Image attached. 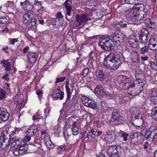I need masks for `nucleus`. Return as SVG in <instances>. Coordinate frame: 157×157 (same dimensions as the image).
I'll return each instance as SVG.
<instances>
[{"label": "nucleus", "instance_id": "nucleus-1", "mask_svg": "<svg viewBox=\"0 0 157 157\" xmlns=\"http://www.w3.org/2000/svg\"><path fill=\"white\" fill-rule=\"evenodd\" d=\"M121 61L118 56L113 53H110L104 59V67L111 70H115L118 68Z\"/></svg>", "mask_w": 157, "mask_h": 157}, {"label": "nucleus", "instance_id": "nucleus-2", "mask_svg": "<svg viewBox=\"0 0 157 157\" xmlns=\"http://www.w3.org/2000/svg\"><path fill=\"white\" fill-rule=\"evenodd\" d=\"M12 144L15 149L13 151V154L16 156H21L25 153L26 150L25 149L24 142L20 141L19 139L14 136L12 137Z\"/></svg>", "mask_w": 157, "mask_h": 157}, {"label": "nucleus", "instance_id": "nucleus-3", "mask_svg": "<svg viewBox=\"0 0 157 157\" xmlns=\"http://www.w3.org/2000/svg\"><path fill=\"white\" fill-rule=\"evenodd\" d=\"M126 17L127 20L137 25L140 23L142 20V14H140V11L137 10H128L126 12Z\"/></svg>", "mask_w": 157, "mask_h": 157}, {"label": "nucleus", "instance_id": "nucleus-4", "mask_svg": "<svg viewBox=\"0 0 157 157\" xmlns=\"http://www.w3.org/2000/svg\"><path fill=\"white\" fill-rule=\"evenodd\" d=\"M98 43L101 47L105 50L110 51L114 48L111 43V38L109 36H102L100 38Z\"/></svg>", "mask_w": 157, "mask_h": 157}, {"label": "nucleus", "instance_id": "nucleus-5", "mask_svg": "<svg viewBox=\"0 0 157 157\" xmlns=\"http://www.w3.org/2000/svg\"><path fill=\"white\" fill-rule=\"evenodd\" d=\"M11 138L6 130L2 132L0 136V147L4 150L7 148L10 144Z\"/></svg>", "mask_w": 157, "mask_h": 157}, {"label": "nucleus", "instance_id": "nucleus-6", "mask_svg": "<svg viewBox=\"0 0 157 157\" xmlns=\"http://www.w3.org/2000/svg\"><path fill=\"white\" fill-rule=\"evenodd\" d=\"M131 121L135 126L139 127L143 125L144 121L140 110H135L133 112L131 117Z\"/></svg>", "mask_w": 157, "mask_h": 157}, {"label": "nucleus", "instance_id": "nucleus-7", "mask_svg": "<svg viewBox=\"0 0 157 157\" xmlns=\"http://www.w3.org/2000/svg\"><path fill=\"white\" fill-rule=\"evenodd\" d=\"M135 85L133 82H132L129 86L125 87V89H127L128 93L133 97L141 93L143 89V86L139 85L137 86V87L135 88Z\"/></svg>", "mask_w": 157, "mask_h": 157}, {"label": "nucleus", "instance_id": "nucleus-8", "mask_svg": "<svg viewBox=\"0 0 157 157\" xmlns=\"http://www.w3.org/2000/svg\"><path fill=\"white\" fill-rule=\"evenodd\" d=\"M110 37L111 42H112L115 45H119L124 40V36L120 32L112 33Z\"/></svg>", "mask_w": 157, "mask_h": 157}, {"label": "nucleus", "instance_id": "nucleus-9", "mask_svg": "<svg viewBox=\"0 0 157 157\" xmlns=\"http://www.w3.org/2000/svg\"><path fill=\"white\" fill-rule=\"evenodd\" d=\"M135 76L136 80L140 85L143 86L146 84L145 77L142 70L140 69H136L135 71Z\"/></svg>", "mask_w": 157, "mask_h": 157}, {"label": "nucleus", "instance_id": "nucleus-10", "mask_svg": "<svg viewBox=\"0 0 157 157\" xmlns=\"http://www.w3.org/2000/svg\"><path fill=\"white\" fill-rule=\"evenodd\" d=\"M150 34L145 29L141 30L139 35L140 42V43L144 45L147 44L148 43V37H150Z\"/></svg>", "mask_w": 157, "mask_h": 157}, {"label": "nucleus", "instance_id": "nucleus-11", "mask_svg": "<svg viewBox=\"0 0 157 157\" xmlns=\"http://www.w3.org/2000/svg\"><path fill=\"white\" fill-rule=\"evenodd\" d=\"M95 94L98 97L105 95L110 96L111 95L109 92L107 91L104 87L100 85H98L94 90Z\"/></svg>", "mask_w": 157, "mask_h": 157}, {"label": "nucleus", "instance_id": "nucleus-12", "mask_svg": "<svg viewBox=\"0 0 157 157\" xmlns=\"http://www.w3.org/2000/svg\"><path fill=\"white\" fill-rule=\"evenodd\" d=\"M76 19L75 21L76 25L82 27L87 21L90 19L87 14H84L81 15H77L76 16Z\"/></svg>", "mask_w": 157, "mask_h": 157}, {"label": "nucleus", "instance_id": "nucleus-13", "mask_svg": "<svg viewBox=\"0 0 157 157\" xmlns=\"http://www.w3.org/2000/svg\"><path fill=\"white\" fill-rule=\"evenodd\" d=\"M81 100L86 106L94 109H96V105L93 99H90L89 98L85 96H82L81 98Z\"/></svg>", "mask_w": 157, "mask_h": 157}, {"label": "nucleus", "instance_id": "nucleus-14", "mask_svg": "<svg viewBox=\"0 0 157 157\" xmlns=\"http://www.w3.org/2000/svg\"><path fill=\"white\" fill-rule=\"evenodd\" d=\"M119 82L120 85L122 86L124 89H125V87L131 84L132 81V79L128 77L125 75H121L120 77Z\"/></svg>", "mask_w": 157, "mask_h": 157}, {"label": "nucleus", "instance_id": "nucleus-15", "mask_svg": "<svg viewBox=\"0 0 157 157\" xmlns=\"http://www.w3.org/2000/svg\"><path fill=\"white\" fill-rule=\"evenodd\" d=\"M103 139L107 143H111L113 142L115 139V136L111 132L106 131L104 133Z\"/></svg>", "mask_w": 157, "mask_h": 157}, {"label": "nucleus", "instance_id": "nucleus-16", "mask_svg": "<svg viewBox=\"0 0 157 157\" xmlns=\"http://www.w3.org/2000/svg\"><path fill=\"white\" fill-rule=\"evenodd\" d=\"M148 47L152 50H157V36L156 35H154L151 36L149 39Z\"/></svg>", "mask_w": 157, "mask_h": 157}, {"label": "nucleus", "instance_id": "nucleus-17", "mask_svg": "<svg viewBox=\"0 0 157 157\" xmlns=\"http://www.w3.org/2000/svg\"><path fill=\"white\" fill-rule=\"evenodd\" d=\"M107 153L109 157H118L117 147L116 146H111L107 151Z\"/></svg>", "mask_w": 157, "mask_h": 157}, {"label": "nucleus", "instance_id": "nucleus-18", "mask_svg": "<svg viewBox=\"0 0 157 157\" xmlns=\"http://www.w3.org/2000/svg\"><path fill=\"white\" fill-rule=\"evenodd\" d=\"M10 113H8L6 109L3 107H0V119L6 121L9 117Z\"/></svg>", "mask_w": 157, "mask_h": 157}, {"label": "nucleus", "instance_id": "nucleus-19", "mask_svg": "<svg viewBox=\"0 0 157 157\" xmlns=\"http://www.w3.org/2000/svg\"><path fill=\"white\" fill-rule=\"evenodd\" d=\"M52 95L55 99H60L62 100L64 98V93L61 92L59 89H56L54 92L52 93Z\"/></svg>", "mask_w": 157, "mask_h": 157}, {"label": "nucleus", "instance_id": "nucleus-20", "mask_svg": "<svg viewBox=\"0 0 157 157\" xmlns=\"http://www.w3.org/2000/svg\"><path fill=\"white\" fill-rule=\"evenodd\" d=\"M128 43L130 46L132 48H136L138 45L137 39L133 35L129 36L128 39Z\"/></svg>", "mask_w": 157, "mask_h": 157}, {"label": "nucleus", "instance_id": "nucleus-21", "mask_svg": "<svg viewBox=\"0 0 157 157\" xmlns=\"http://www.w3.org/2000/svg\"><path fill=\"white\" fill-rule=\"evenodd\" d=\"M70 0H67L64 2L65 9L66 14L67 15L66 16V18L68 20L67 17V15L70 16L71 13V11L72 10V8L71 6L68 2H70Z\"/></svg>", "mask_w": 157, "mask_h": 157}, {"label": "nucleus", "instance_id": "nucleus-22", "mask_svg": "<svg viewBox=\"0 0 157 157\" xmlns=\"http://www.w3.org/2000/svg\"><path fill=\"white\" fill-rule=\"evenodd\" d=\"M20 4L22 8L25 10L30 11L33 8V5L27 0L23 2H21Z\"/></svg>", "mask_w": 157, "mask_h": 157}, {"label": "nucleus", "instance_id": "nucleus-23", "mask_svg": "<svg viewBox=\"0 0 157 157\" xmlns=\"http://www.w3.org/2000/svg\"><path fill=\"white\" fill-rule=\"evenodd\" d=\"M37 131V128L36 126H30L27 131V135L31 136H33L36 134Z\"/></svg>", "mask_w": 157, "mask_h": 157}, {"label": "nucleus", "instance_id": "nucleus-24", "mask_svg": "<svg viewBox=\"0 0 157 157\" xmlns=\"http://www.w3.org/2000/svg\"><path fill=\"white\" fill-rule=\"evenodd\" d=\"M144 23L145 25L150 29H155L156 27L155 23L152 21L150 18H146L144 20Z\"/></svg>", "mask_w": 157, "mask_h": 157}, {"label": "nucleus", "instance_id": "nucleus-25", "mask_svg": "<svg viewBox=\"0 0 157 157\" xmlns=\"http://www.w3.org/2000/svg\"><path fill=\"white\" fill-rule=\"evenodd\" d=\"M129 25V23L128 22L121 21L119 24H114L113 25V29L115 30H119L120 28L127 27Z\"/></svg>", "mask_w": 157, "mask_h": 157}, {"label": "nucleus", "instance_id": "nucleus-26", "mask_svg": "<svg viewBox=\"0 0 157 157\" xmlns=\"http://www.w3.org/2000/svg\"><path fill=\"white\" fill-rule=\"evenodd\" d=\"M145 136L147 140L151 141L153 140L155 136L152 131L147 130L145 134Z\"/></svg>", "mask_w": 157, "mask_h": 157}, {"label": "nucleus", "instance_id": "nucleus-27", "mask_svg": "<svg viewBox=\"0 0 157 157\" xmlns=\"http://www.w3.org/2000/svg\"><path fill=\"white\" fill-rule=\"evenodd\" d=\"M130 58L134 63H137L140 60L138 53L136 51L132 52L130 56Z\"/></svg>", "mask_w": 157, "mask_h": 157}, {"label": "nucleus", "instance_id": "nucleus-28", "mask_svg": "<svg viewBox=\"0 0 157 157\" xmlns=\"http://www.w3.org/2000/svg\"><path fill=\"white\" fill-rule=\"evenodd\" d=\"M28 58L32 64H33L35 62L36 59L35 54L34 52L31 51L29 52Z\"/></svg>", "mask_w": 157, "mask_h": 157}, {"label": "nucleus", "instance_id": "nucleus-29", "mask_svg": "<svg viewBox=\"0 0 157 157\" xmlns=\"http://www.w3.org/2000/svg\"><path fill=\"white\" fill-rule=\"evenodd\" d=\"M122 117L120 115L119 116L115 117L113 118V123L114 125H117L122 123Z\"/></svg>", "mask_w": 157, "mask_h": 157}, {"label": "nucleus", "instance_id": "nucleus-30", "mask_svg": "<svg viewBox=\"0 0 157 157\" xmlns=\"http://www.w3.org/2000/svg\"><path fill=\"white\" fill-rule=\"evenodd\" d=\"M31 16L28 13L24 14L23 16L22 21L25 24H27L30 22L32 20Z\"/></svg>", "mask_w": 157, "mask_h": 157}, {"label": "nucleus", "instance_id": "nucleus-31", "mask_svg": "<svg viewBox=\"0 0 157 157\" xmlns=\"http://www.w3.org/2000/svg\"><path fill=\"white\" fill-rule=\"evenodd\" d=\"M143 134L141 133L136 132H134L131 136V138L133 139L135 138H137L138 140L140 141L142 137L143 138Z\"/></svg>", "mask_w": 157, "mask_h": 157}, {"label": "nucleus", "instance_id": "nucleus-32", "mask_svg": "<svg viewBox=\"0 0 157 157\" xmlns=\"http://www.w3.org/2000/svg\"><path fill=\"white\" fill-rule=\"evenodd\" d=\"M76 122L75 121L72 124L71 130L73 132V134L74 135H77L78 133L79 129L77 126Z\"/></svg>", "mask_w": 157, "mask_h": 157}, {"label": "nucleus", "instance_id": "nucleus-33", "mask_svg": "<svg viewBox=\"0 0 157 157\" xmlns=\"http://www.w3.org/2000/svg\"><path fill=\"white\" fill-rule=\"evenodd\" d=\"M2 63V66H4L6 68V70L10 71L11 70V63L7 60H5L3 61Z\"/></svg>", "mask_w": 157, "mask_h": 157}, {"label": "nucleus", "instance_id": "nucleus-34", "mask_svg": "<svg viewBox=\"0 0 157 157\" xmlns=\"http://www.w3.org/2000/svg\"><path fill=\"white\" fill-rule=\"evenodd\" d=\"M45 144L47 146V148L49 150L54 148L55 147L53 144L50 139L48 140L45 142Z\"/></svg>", "mask_w": 157, "mask_h": 157}, {"label": "nucleus", "instance_id": "nucleus-35", "mask_svg": "<svg viewBox=\"0 0 157 157\" xmlns=\"http://www.w3.org/2000/svg\"><path fill=\"white\" fill-rule=\"evenodd\" d=\"M97 132V130L95 131L94 129H92L90 131H89L87 137L88 139H90L95 137V133Z\"/></svg>", "mask_w": 157, "mask_h": 157}, {"label": "nucleus", "instance_id": "nucleus-36", "mask_svg": "<svg viewBox=\"0 0 157 157\" xmlns=\"http://www.w3.org/2000/svg\"><path fill=\"white\" fill-rule=\"evenodd\" d=\"M148 46L145 45L139 49L140 53V54H144L148 51Z\"/></svg>", "mask_w": 157, "mask_h": 157}, {"label": "nucleus", "instance_id": "nucleus-37", "mask_svg": "<svg viewBox=\"0 0 157 157\" xmlns=\"http://www.w3.org/2000/svg\"><path fill=\"white\" fill-rule=\"evenodd\" d=\"M27 26L29 28L32 30L35 29L36 27V24L35 21H32V20L30 22L27 24Z\"/></svg>", "mask_w": 157, "mask_h": 157}, {"label": "nucleus", "instance_id": "nucleus-38", "mask_svg": "<svg viewBox=\"0 0 157 157\" xmlns=\"http://www.w3.org/2000/svg\"><path fill=\"white\" fill-rule=\"evenodd\" d=\"M65 88L67 93V100L69 99L71 97V91L70 89L68 86V83H67L65 86Z\"/></svg>", "mask_w": 157, "mask_h": 157}, {"label": "nucleus", "instance_id": "nucleus-39", "mask_svg": "<svg viewBox=\"0 0 157 157\" xmlns=\"http://www.w3.org/2000/svg\"><path fill=\"white\" fill-rule=\"evenodd\" d=\"M23 102V101L22 100H18L15 102L13 105L19 109L23 108L24 106L22 105Z\"/></svg>", "mask_w": 157, "mask_h": 157}, {"label": "nucleus", "instance_id": "nucleus-40", "mask_svg": "<svg viewBox=\"0 0 157 157\" xmlns=\"http://www.w3.org/2000/svg\"><path fill=\"white\" fill-rule=\"evenodd\" d=\"M98 76L100 81L103 80L104 75L102 70H101L98 71Z\"/></svg>", "mask_w": 157, "mask_h": 157}, {"label": "nucleus", "instance_id": "nucleus-41", "mask_svg": "<svg viewBox=\"0 0 157 157\" xmlns=\"http://www.w3.org/2000/svg\"><path fill=\"white\" fill-rule=\"evenodd\" d=\"M150 63L151 66L153 70H157V62L151 61Z\"/></svg>", "mask_w": 157, "mask_h": 157}, {"label": "nucleus", "instance_id": "nucleus-42", "mask_svg": "<svg viewBox=\"0 0 157 157\" xmlns=\"http://www.w3.org/2000/svg\"><path fill=\"white\" fill-rule=\"evenodd\" d=\"M147 9L145 7H144L143 8V11H141V13H140V14H142V20L144 18L147 16Z\"/></svg>", "mask_w": 157, "mask_h": 157}, {"label": "nucleus", "instance_id": "nucleus-43", "mask_svg": "<svg viewBox=\"0 0 157 157\" xmlns=\"http://www.w3.org/2000/svg\"><path fill=\"white\" fill-rule=\"evenodd\" d=\"M149 94V98L157 96V93L156 91L155 90L153 89L150 90Z\"/></svg>", "mask_w": 157, "mask_h": 157}, {"label": "nucleus", "instance_id": "nucleus-44", "mask_svg": "<svg viewBox=\"0 0 157 157\" xmlns=\"http://www.w3.org/2000/svg\"><path fill=\"white\" fill-rule=\"evenodd\" d=\"M120 115L119 112V111L117 109H115L113 110L112 113V118H114V117H115L119 116Z\"/></svg>", "mask_w": 157, "mask_h": 157}, {"label": "nucleus", "instance_id": "nucleus-45", "mask_svg": "<svg viewBox=\"0 0 157 157\" xmlns=\"http://www.w3.org/2000/svg\"><path fill=\"white\" fill-rule=\"evenodd\" d=\"M121 136L123 138V140L126 141L127 140V138L129 136V134L126 132H121Z\"/></svg>", "mask_w": 157, "mask_h": 157}, {"label": "nucleus", "instance_id": "nucleus-46", "mask_svg": "<svg viewBox=\"0 0 157 157\" xmlns=\"http://www.w3.org/2000/svg\"><path fill=\"white\" fill-rule=\"evenodd\" d=\"M151 101L155 105L157 104V96L149 98Z\"/></svg>", "mask_w": 157, "mask_h": 157}, {"label": "nucleus", "instance_id": "nucleus-47", "mask_svg": "<svg viewBox=\"0 0 157 157\" xmlns=\"http://www.w3.org/2000/svg\"><path fill=\"white\" fill-rule=\"evenodd\" d=\"M41 114L36 113L35 115L33 117V120H36L38 119H40L41 118Z\"/></svg>", "mask_w": 157, "mask_h": 157}, {"label": "nucleus", "instance_id": "nucleus-48", "mask_svg": "<svg viewBox=\"0 0 157 157\" xmlns=\"http://www.w3.org/2000/svg\"><path fill=\"white\" fill-rule=\"evenodd\" d=\"M66 78V77L64 76L63 77H59L57 78L56 79V83H57L59 82H62L64 81Z\"/></svg>", "mask_w": 157, "mask_h": 157}, {"label": "nucleus", "instance_id": "nucleus-49", "mask_svg": "<svg viewBox=\"0 0 157 157\" xmlns=\"http://www.w3.org/2000/svg\"><path fill=\"white\" fill-rule=\"evenodd\" d=\"M151 114L157 117V106L155 107L152 109L151 110Z\"/></svg>", "mask_w": 157, "mask_h": 157}, {"label": "nucleus", "instance_id": "nucleus-50", "mask_svg": "<svg viewBox=\"0 0 157 157\" xmlns=\"http://www.w3.org/2000/svg\"><path fill=\"white\" fill-rule=\"evenodd\" d=\"M5 94L4 91L2 89H0V99H2L4 97Z\"/></svg>", "mask_w": 157, "mask_h": 157}, {"label": "nucleus", "instance_id": "nucleus-51", "mask_svg": "<svg viewBox=\"0 0 157 157\" xmlns=\"http://www.w3.org/2000/svg\"><path fill=\"white\" fill-rule=\"evenodd\" d=\"M50 112V109L49 108L47 107L45 109L44 111L45 116L46 117L48 116Z\"/></svg>", "mask_w": 157, "mask_h": 157}, {"label": "nucleus", "instance_id": "nucleus-52", "mask_svg": "<svg viewBox=\"0 0 157 157\" xmlns=\"http://www.w3.org/2000/svg\"><path fill=\"white\" fill-rule=\"evenodd\" d=\"M7 22V19L5 17H2L0 18V24H3Z\"/></svg>", "mask_w": 157, "mask_h": 157}, {"label": "nucleus", "instance_id": "nucleus-53", "mask_svg": "<svg viewBox=\"0 0 157 157\" xmlns=\"http://www.w3.org/2000/svg\"><path fill=\"white\" fill-rule=\"evenodd\" d=\"M25 136L23 139V141L24 142H28L31 140V137L30 136L27 135Z\"/></svg>", "mask_w": 157, "mask_h": 157}, {"label": "nucleus", "instance_id": "nucleus-54", "mask_svg": "<svg viewBox=\"0 0 157 157\" xmlns=\"http://www.w3.org/2000/svg\"><path fill=\"white\" fill-rule=\"evenodd\" d=\"M18 40L17 38L12 39L10 42V43L11 45H14L15 42H18Z\"/></svg>", "mask_w": 157, "mask_h": 157}, {"label": "nucleus", "instance_id": "nucleus-55", "mask_svg": "<svg viewBox=\"0 0 157 157\" xmlns=\"http://www.w3.org/2000/svg\"><path fill=\"white\" fill-rule=\"evenodd\" d=\"M89 71V69L87 68L85 69L83 71V74H82L84 76H85Z\"/></svg>", "mask_w": 157, "mask_h": 157}, {"label": "nucleus", "instance_id": "nucleus-56", "mask_svg": "<svg viewBox=\"0 0 157 157\" xmlns=\"http://www.w3.org/2000/svg\"><path fill=\"white\" fill-rule=\"evenodd\" d=\"M101 123L99 121H98L95 123V125L98 128H100L101 126Z\"/></svg>", "mask_w": 157, "mask_h": 157}, {"label": "nucleus", "instance_id": "nucleus-57", "mask_svg": "<svg viewBox=\"0 0 157 157\" xmlns=\"http://www.w3.org/2000/svg\"><path fill=\"white\" fill-rule=\"evenodd\" d=\"M56 17L58 19L63 18V16L61 12H58L57 13Z\"/></svg>", "mask_w": 157, "mask_h": 157}, {"label": "nucleus", "instance_id": "nucleus-58", "mask_svg": "<svg viewBox=\"0 0 157 157\" xmlns=\"http://www.w3.org/2000/svg\"><path fill=\"white\" fill-rule=\"evenodd\" d=\"M45 10V8L43 6H41L40 8L39 9L37 10V11L38 12H44Z\"/></svg>", "mask_w": 157, "mask_h": 157}, {"label": "nucleus", "instance_id": "nucleus-59", "mask_svg": "<svg viewBox=\"0 0 157 157\" xmlns=\"http://www.w3.org/2000/svg\"><path fill=\"white\" fill-rule=\"evenodd\" d=\"M21 130V128H15L14 130V133L16 134L17 133L20 131Z\"/></svg>", "mask_w": 157, "mask_h": 157}, {"label": "nucleus", "instance_id": "nucleus-60", "mask_svg": "<svg viewBox=\"0 0 157 157\" xmlns=\"http://www.w3.org/2000/svg\"><path fill=\"white\" fill-rule=\"evenodd\" d=\"M34 4L37 6L40 5L41 6L42 3L40 1H39L37 0H34Z\"/></svg>", "mask_w": 157, "mask_h": 157}, {"label": "nucleus", "instance_id": "nucleus-61", "mask_svg": "<svg viewBox=\"0 0 157 157\" xmlns=\"http://www.w3.org/2000/svg\"><path fill=\"white\" fill-rule=\"evenodd\" d=\"M148 57L147 56H142L141 57V59L143 61L147 60L148 59Z\"/></svg>", "mask_w": 157, "mask_h": 157}, {"label": "nucleus", "instance_id": "nucleus-62", "mask_svg": "<svg viewBox=\"0 0 157 157\" xmlns=\"http://www.w3.org/2000/svg\"><path fill=\"white\" fill-rule=\"evenodd\" d=\"M102 131H97V132L96 133H95V136L97 137H98L100 135H101L102 134Z\"/></svg>", "mask_w": 157, "mask_h": 157}, {"label": "nucleus", "instance_id": "nucleus-63", "mask_svg": "<svg viewBox=\"0 0 157 157\" xmlns=\"http://www.w3.org/2000/svg\"><path fill=\"white\" fill-rule=\"evenodd\" d=\"M29 49V47L28 46H27V47H26L25 48L23 49V52L24 53H26L28 51Z\"/></svg>", "mask_w": 157, "mask_h": 157}, {"label": "nucleus", "instance_id": "nucleus-64", "mask_svg": "<svg viewBox=\"0 0 157 157\" xmlns=\"http://www.w3.org/2000/svg\"><path fill=\"white\" fill-rule=\"evenodd\" d=\"M97 157H105V155L102 153L100 152L97 155Z\"/></svg>", "mask_w": 157, "mask_h": 157}]
</instances>
